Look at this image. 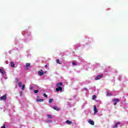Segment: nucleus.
I'll list each match as a JSON object with an SVG mask.
<instances>
[{"mask_svg": "<svg viewBox=\"0 0 128 128\" xmlns=\"http://www.w3.org/2000/svg\"><path fill=\"white\" fill-rule=\"evenodd\" d=\"M8 96L6 94L2 96L0 98V100H4V102H6V98Z\"/></svg>", "mask_w": 128, "mask_h": 128, "instance_id": "nucleus-1", "label": "nucleus"}, {"mask_svg": "<svg viewBox=\"0 0 128 128\" xmlns=\"http://www.w3.org/2000/svg\"><path fill=\"white\" fill-rule=\"evenodd\" d=\"M102 76H104V74H102L97 76L95 78V80H100L102 78Z\"/></svg>", "mask_w": 128, "mask_h": 128, "instance_id": "nucleus-2", "label": "nucleus"}, {"mask_svg": "<svg viewBox=\"0 0 128 128\" xmlns=\"http://www.w3.org/2000/svg\"><path fill=\"white\" fill-rule=\"evenodd\" d=\"M60 91V92H62V88L58 86L57 88H56V92H58Z\"/></svg>", "mask_w": 128, "mask_h": 128, "instance_id": "nucleus-3", "label": "nucleus"}, {"mask_svg": "<svg viewBox=\"0 0 128 128\" xmlns=\"http://www.w3.org/2000/svg\"><path fill=\"white\" fill-rule=\"evenodd\" d=\"M38 75L40 76H44V71L42 70L38 72Z\"/></svg>", "mask_w": 128, "mask_h": 128, "instance_id": "nucleus-4", "label": "nucleus"}, {"mask_svg": "<svg viewBox=\"0 0 128 128\" xmlns=\"http://www.w3.org/2000/svg\"><path fill=\"white\" fill-rule=\"evenodd\" d=\"M89 124H91L92 126H94V121L90 119L88 121Z\"/></svg>", "mask_w": 128, "mask_h": 128, "instance_id": "nucleus-5", "label": "nucleus"}, {"mask_svg": "<svg viewBox=\"0 0 128 128\" xmlns=\"http://www.w3.org/2000/svg\"><path fill=\"white\" fill-rule=\"evenodd\" d=\"M112 101L118 103V102H120V100L119 98H116L113 100Z\"/></svg>", "mask_w": 128, "mask_h": 128, "instance_id": "nucleus-6", "label": "nucleus"}, {"mask_svg": "<svg viewBox=\"0 0 128 128\" xmlns=\"http://www.w3.org/2000/svg\"><path fill=\"white\" fill-rule=\"evenodd\" d=\"M94 114H96L98 112V109L96 108V105H94Z\"/></svg>", "mask_w": 128, "mask_h": 128, "instance_id": "nucleus-7", "label": "nucleus"}, {"mask_svg": "<svg viewBox=\"0 0 128 128\" xmlns=\"http://www.w3.org/2000/svg\"><path fill=\"white\" fill-rule=\"evenodd\" d=\"M0 72L1 74H3V76H4V74H6V72H4V70L2 68H0Z\"/></svg>", "mask_w": 128, "mask_h": 128, "instance_id": "nucleus-8", "label": "nucleus"}, {"mask_svg": "<svg viewBox=\"0 0 128 128\" xmlns=\"http://www.w3.org/2000/svg\"><path fill=\"white\" fill-rule=\"evenodd\" d=\"M62 86V82H60V83H57L56 84V86H57V88H58V86Z\"/></svg>", "mask_w": 128, "mask_h": 128, "instance_id": "nucleus-9", "label": "nucleus"}, {"mask_svg": "<svg viewBox=\"0 0 128 128\" xmlns=\"http://www.w3.org/2000/svg\"><path fill=\"white\" fill-rule=\"evenodd\" d=\"M52 108H54V110H60V108H58V106H53Z\"/></svg>", "mask_w": 128, "mask_h": 128, "instance_id": "nucleus-10", "label": "nucleus"}, {"mask_svg": "<svg viewBox=\"0 0 128 128\" xmlns=\"http://www.w3.org/2000/svg\"><path fill=\"white\" fill-rule=\"evenodd\" d=\"M36 102H44V99H40V98H38L36 100Z\"/></svg>", "mask_w": 128, "mask_h": 128, "instance_id": "nucleus-11", "label": "nucleus"}, {"mask_svg": "<svg viewBox=\"0 0 128 128\" xmlns=\"http://www.w3.org/2000/svg\"><path fill=\"white\" fill-rule=\"evenodd\" d=\"M66 124H72V122L68 120L66 121Z\"/></svg>", "mask_w": 128, "mask_h": 128, "instance_id": "nucleus-12", "label": "nucleus"}, {"mask_svg": "<svg viewBox=\"0 0 128 128\" xmlns=\"http://www.w3.org/2000/svg\"><path fill=\"white\" fill-rule=\"evenodd\" d=\"M120 122H117L116 124L113 126V128H118V125L120 124Z\"/></svg>", "mask_w": 128, "mask_h": 128, "instance_id": "nucleus-13", "label": "nucleus"}, {"mask_svg": "<svg viewBox=\"0 0 128 128\" xmlns=\"http://www.w3.org/2000/svg\"><path fill=\"white\" fill-rule=\"evenodd\" d=\"M10 65H11L12 68H14V66H15L14 62H10Z\"/></svg>", "mask_w": 128, "mask_h": 128, "instance_id": "nucleus-14", "label": "nucleus"}, {"mask_svg": "<svg viewBox=\"0 0 128 128\" xmlns=\"http://www.w3.org/2000/svg\"><path fill=\"white\" fill-rule=\"evenodd\" d=\"M26 68H30V63H26Z\"/></svg>", "mask_w": 128, "mask_h": 128, "instance_id": "nucleus-15", "label": "nucleus"}, {"mask_svg": "<svg viewBox=\"0 0 128 128\" xmlns=\"http://www.w3.org/2000/svg\"><path fill=\"white\" fill-rule=\"evenodd\" d=\"M52 102H54V99H52V98L49 99V101H48L49 104H52Z\"/></svg>", "mask_w": 128, "mask_h": 128, "instance_id": "nucleus-16", "label": "nucleus"}, {"mask_svg": "<svg viewBox=\"0 0 128 128\" xmlns=\"http://www.w3.org/2000/svg\"><path fill=\"white\" fill-rule=\"evenodd\" d=\"M56 62H57V64H62V63H60V59L56 60Z\"/></svg>", "mask_w": 128, "mask_h": 128, "instance_id": "nucleus-17", "label": "nucleus"}, {"mask_svg": "<svg viewBox=\"0 0 128 128\" xmlns=\"http://www.w3.org/2000/svg\"><path fill=\"white\" fill-rule=\"evenodd\" d=\"M47 116L48 118H52V116L50 114H48Z\"/></svg>", "mask_w": 128, "mask_h": 128, "instance_id": "nucleus-18", "label": "nucleus"}, {"mask_svg": "<svg viewBox=\"0 0 128 128\" xmlns=\"http://www.w3.org/2000/svg\"><path fill=\"white\" fill-rule=\"evenodd\" d=\"M18 86L20 88H21L22 86V82H19L18 84Z\"/></svg>", "mask_w": 128, "mask_h": 128, "instance_id": "nucleus-19", "label": "nucleus"}, {"mask_svg": "<svg viewBox=\"0 0 128 128\" xmlns=\"http://www.w3.org/2000/svg\"><path fill=\"white\" fill-rule=\"evenodd\" d=\"M96 95H93L92 98V100H96Z\"/></svg>", "mask_w": 128, "mask_h": 128, "instance_id": "nucleus-20", "label": "nucleus"}, {"mask_svg": "<svg viewBox=\"0 0 128 128\" xmlns=\"http://www.w3.org/2000/svg\"><path fill=\"white\" fill-rule=\"evenodd\" d=\"M24 86H26L25 84H23L22 86V90H24Z\"/></svg>", "mask_w": 128, "mask_h": 128, "instance_id": "nucleus-21", "label": "nucleus"}, {"mask_svg": "<svg viewBox=\"0 0 128 128\" xmlns=\"http://www.w3.org/2000/svg\"><path fill=\"white\" fill-rule=\"evenodd\" d=\"M72 66H76V62H72Z\"/></svg>", "mask_w": 128, "mask_h": 128, "instance_id": "nucleus-22", "label": "nucleus"}, {"mask_svg": "<svg viewBox=\"0 0 128 128\" xmlns=\"http://www.w3.org/2000/svg\"><path fill=\"white\" fill-rule=\"evenodd\" d=\"M15 82H18V78H16Z\"/></svg>", "mask_w": 128, "mask_h": 128, "instance_id": "nucleus-23", "label": "nucleus"}, {"mask_svg": "<svg viewBox=\"0 0 128 128\" xmlns=\"http://www.w3.org/2000/svg\"><path fill=\"white\" fill-rule=\"evenodd\" d=\"M34 92L35 94H38V90H34Z\"/></svg>", "mask_w": 128, "mask_h": 128, "instance_id": "nucleus-24", "label": "nucleus"}, {"mask_svg": "<svg viewBox=\"0 0 128 128\" xmlns=\"http://www.w3.org/2000/svg\"><path fill=\"white\" fill-rule=\"evenodd\" d=\"M107 96H112V93L107 92Z\"/></svg>", "mask_w": 128, "mask_h": 128, "instance_id": "nucleus-25", "label": "nucleus"}, {"mask_svg": "<svg viewBox=\"0 0 128 128\" xmlns=\"http://www.w3.org/2000/svg\"><path fill=\"white\" fill-rule=\"evenodd\" d=\"M44 98H48V95H46V94H44Z\"/></svg>", "mask_w": 128, "mask_h": 128, "instance_id": "nucleus-26", "label": "nucleus"}, {"mask_svg": "<svg viewBox=\"0 0 128 128\" xmlns=\"http://www.w3.org/2000/svg\"><path fill=\"white\" fill-rule=\"evenodd\" d=\"M46 122H52V120H48L47 121H46Z\"/></svg>", "mask_w": 128, "mask_h": 128, "instance_id": "nucleus-27", "label": "nucleus"}, {"mask_svg": "<svg viewBox=\"0 0 128 128\" xmlns=\"http://www.w3.org/2000/svg\"><path fill=\"white\" fill-rule=\"evenodd\" d=\"M1 128H6V124H4L3 126L1 127Z\"/></svg>", "mask_w": 128, "mask_h": 128, "instance_id": "nucleus-28", "label": "nucleus"}, {"mask_svg": "<svg viewBox=\"0 0 128 128\" xmlns=\"http://www.w3.org/2000/svg\"><path fill=\"white\" fill-rule=\"evenodd\" d=\"M22 91L20 92V96H22Z\"/></svg>", "mask_w": 128, "mask_h": 128, "instance_id": "nucleus-29", "label": "nucleus"}, {"mask_svg": "<svg viewBox=\"0 0 128 128\" xmlns=\"http://www.w3.org/2000/svg\"><path fill=\"white\" fill-rule=\"evenodd\" d=\"M116 104H118L116 102H114V106H116Z\"/></svg>", "mask_w": 128, "mask_h": 128, "instance_id": "nucleus-30", "label": "nucleus"}, {"mask_svg": "<svg viewBox=\"0 0 128 128\" xmlns=\"http://www.w3.org/2000/svg\"><path fill=\"white\" fill-rule=\"evenodd\" d=\"M44 68H48V65H45Z\"/></svg>", "mask_w": 128, "mask_h": 128, "instance_id": "nucleus-31", "label": "nucleus"}, {"mask_svg": "<svg viewBox=\"0 0 128 128\" xmlns=\"http://www.w3.org/2000/svg\"><path fill=\"white\" fill-rule=\"evenodd\" d=\"M84 90H88V89H87L86 88H84Z\"/></svg>", "mask_w": 128, "mask_h": 128, "instance_id": "nucleus-32", "label": "nucleus"}, {"mask_svg": "<svg viewBox=\"0 0 128 128\" xmlns=\"http://www.w3.org/2000/svg\"><path fill=\"white\" fill-rule=\"evenodd\" d=\"M28 70V68H26V70Z\"/></svg>", "mask_w": 128, "mask_h": 128, "instance_id": "nucleus-33", "label": "nucleus"}, {"mask_svg": "<svg viewBox=\"0 0 128 128\" xmlns=\"http://www.w3.org/2000/svg\"><path fill=\"white\" fill-rule=\"evenodd\" d=\"M31 90H32V88H31Z\"/></svg>", "mask_w": 128, "mask_h": 128, "instance_id": "nucleus-34", "label": "nucleus"}]
</instances>
